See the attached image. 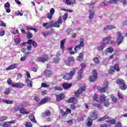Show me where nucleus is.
Here are the masks:
<instances>
[{"instance_id":"f257e3e1","label":"nucleus","mask_w":127,"mask_h":127,"mask_svg":"<svg viewBox=\"0 0 127 127\" xmlns=\"http://www.w3.org/2000/svg\"><path fill=\"white\" fill-rule=\"evenodd\" d=\"M76 70H77V68H74L73 69L72 71H71L69 73H67L64 76V80H67L69 81V80H71L72 79V77L73 75L76 73Z\"/></svg>"},{"instance_id":"f03ea898","label":"nucleus","mask_w":127,"mask_h":127,"mask_svg":"<svg viewBox=\"0 0 127 127\" xmlns=\"http://www.w3.org/2000/svg\"><path fill=\"white\" fill-rule=\"evenodd\" d=\"M117 83L120 85V88L121 90L127 89V85L125 83V80L121 78H118L117 79Z\"/></svg>"},{"instance_id":"7ed1b4c3","label":"nucleus","mask_w":127,"mask_h":127,"mask_svg":"<svg viewBox=\"0 0 127 127\" xmlns=\"http://www.w3.org/2000/svg\"><path fill=\"white\" fill-rule=\"evenodd\" d=\"M111 38H112V37L110 36L103 38V43L102 44L105 46L107 45V44H110V43H111V44H115V42L111 40Z\"/></svg>"},{"instance_id":"20e7f679","label":"nucleus","mask_w":127,"mask_h":127,"mask_svg":"<svg viewBox=\"0 0 127 127\" xmlns=\"http://www.w3.org/2000/svg\"><path fill=\"white\" fill-rule=\"evenodd\" d=\"M62 18L60 17L58 20L55 22L52 21V27H57L58 28H59V27H60V24H62Z\"/></svg>"},{"instance_id":"39448f33","label":"nucleus","mask_w":127,"mask_h":127,"mask_svg":"<svg viewBox=\"0 0 127 127\" xmlns=\"http://www.w3.org/2000/svg\"><path fill=\"white\" fill-rule=\"evenodd\" d=\"M84 38H80L79 44L75 46L74 48V51L76 52L78 50H80L82 48L84 47Z\"/></svg>"},{"instance_id":"423d86ee","label":"nucleus","mask_w":127,"mask_h":127,"mask_svg":"<svg viewBox=\"0 0 127 127\" xmlns=\"http://www.w3.org/2000/svg\"><path fill=\"white\" fill-rule=\"evenodd\" d=\"M108 88H109V82H108V81H105L103 88L99 86L97 87V89L100 93H104V92H105V90L108 89Z\"/></svg>"},{"instance_id":"0eeeda50","label":"nucleus","mask_w":127,"mask_h":127,"mask_svg":"<svg viewBox=\"0 0 127 127\" xmlns=\"http://www.w3.org/2000/svg\"><path fill=\"white\" fill-rule=\"evenodd\" d=\"M106 95H102L100 97V100L101 102H104L105 107H108L110 106V103L109 102V99L106 100Z\"/></svg>"},{"instance_id":"6e6552de","label":"nucleus","mask_w":127,"mask_h":127,"mask_svg":"<svg viewBox=\"0 0 127 127\" xmlns=\"http://www.w3.org/2000/svg\"><path fill=\"white\" fill-rule=\"evenodd\" d=\"M93 75L89 77V80L90 82H95V81L97 80L98 73L97 72V70L94 69L92 71Z\"/></svg>"},{"instance_id":"1a4fd4ad","label":"nucleus","mask_w":127,"mask_h":127,"mask_svg":"<svg viewBox=\"0 0 127 127\" xmlns=\"http://www.w3.org/2000/svg\"><path fill=\"white\" fill-rule=\"evenodd\" d=\"M115 70H117V72L120 71V68L119 67V64H115L114 67L111 66L110 69L109 70V74H113V73L115 72Z\"/></svg>"},{"instance_id":"9d476101","label":"nucleus","mask_w":127,"mask_h":127,"mask_svg":"<svg viewBox=\"0 0 127 127\" xmlns=\"http://www.w3.org/2000/svg\"><path fill=\"white\" fill-rule=\"evenodd\" d=\"M117 35L118 45H120V44L123 42V39H124V38L123 37V36H122V33L120 32H117Z\"/></svg>"},{"instance_id":"9b49d317","label":"nucleus","mask_w":127,"mask_h":127,"mask_svg":"<svg viewBox=\"0 0 127 127\" xmlns=\"http://www.w3.org/2000/svg\"><path fill=\"white\" fill-rule=\"evenodd\" d=\"M48 59H49L48 56L45 55L44 57L38 58L37 59L36 61H37V62L44 63V62H46V61H47V60H48Z\"/></svg>"},{"instance_id":"f8f14e48","label":"nucleus","mask_w":127,"mask_h":127,"mask_svg":"<svg viewBox=\"0 0 127 127\" xmlns=\"http://www.w3.org/2000/svg\"><path fill=\"white\" fill-rule=\"evenodd\" d=\"M55 13V9H54V8H51L50 11V12L48 13L47 15V18L50 20L52 19V16H53V15Z\"/></svg>"},{"instance_id":"ddd939ff","label":"nucleus","mask_w":127,"mask_h":127,"mask_svg":"<svg viewBox=\"0 0 127 127\" xmlns=\"http://www.w3.org/2000/svg\"><path fill=\"white\" fill-rule=\"evenodd\" d=\"M13 88H18L19 89H22L24 87V84L22 83H15L12 84Z\"/></svg>"},{"instance_id":"4468645a","label":"nucleus","mask_w":127,"mask_h":127,"mask_svg":"<svg viewBox=\"0 0 127 127\" xmlns=\"http://www.w3.org/2000/svg\"><path fill=\"white\" fill-rule=\"evenodd\" d=\"M85 90H86V88H85V86H83L80 88L78 91L75 92V97H79V95L80 94H82L83 92H85Z\"/></svg>"},{"instance_id":"2eb2a0df","label":"nucleus","mask_w":127,"mask_h":127,"mask_svg":"<svg viewBox=\"0 0 127 127\" xmlns=\"http://www.w3.org/2000/svg\"><path fill=\"white\" fill-rule=\"evenodd\" d=\"M56 97L57 99V102H59L61 101V100H63L65 98V95H64V94L61 93L60 94H57L56 95Z\"/></svg>"},{"instance_id":"dca6fc26","label":"nucleus","mask_w":127,"mask_h":127,"mask_svg":"<svg viewBox=\"0 0 127 127\" xmlns=\"http://www.w3.org/2000/svg\"><path fill=\"white\" fill-rule=\"evenodd\" d=\"M116 28H117V27L115 25H108L104 28L103 30L104 31L106 30H112V29H116Z\"/></svg>"},{"instance_id":"f3484780","label":"nucleus","mask_w":127,"mask_h":127,"mask_svg":"<svg viewBox=\"0 0 127 127\" xmlns=\"http://www.w3.org/2000/svg\"><path fill=\"white\" fill-rule=\"evenodd\" d=\"M4 7L5 9H6V12H7V13H9L10 12V4H9V2H6L4 4Z\"/></svg>"},{"instance_id":"a211bd4d","label":"nucleus","mask_w":127,"mask_h":127,"mask_svg":"<svg viewBox=\"0 0 127 127\" xmlns=\"http://www.w3.org/2000/svg\"><path fill=\"white\" fill-rule=\"evenodd\" d=\"M97 112L94 111L91 113L90 114V119L92 120L93 121H95V120H97L98 119V116H97Z\"/></svg>"},{"instance_id":"6ab92c4d","label":"nucleus","mask_w":127,"mask_h":127,"mask_svg":"<svg viewBox=\"0 0 127 127\" xmlns=\"http://www.w3.org/2000/svg\"><path fill=\"white\" fill-rule=\"evenodd\" d=\"M18 65V64H12L9 65V66H8L7 67H6V71H8L9 70H12L13 69H15V68L17 67Z\"/></svg>"},{"instance_id":"aec40b11","label":"nucleus","mask_w":127,"mask_h":127,"mask_svg":"<svg viewBox=\"0 0 127 127\" xmlns=\"http://www.w3.org/2000/svg\"><path fill=\"white\" fill-rule=\"evenodd\" d=\"M43 26L46 29L50 28V27H52V21L48 23H43Z\"/></svg>"},{"instance_id":"412c9836","label":"nucleus","mask_w":127,"mask_h":127,"mask_svg":"<svg viewBox=\"0 0 127 127\" xmlns=\"http://www.w3.org/2000/svg\"><path fill=\"white\" fill-rule=\"evenodd\" d=\"M18 109L20 111V114H22L23 115H28L29 114V112L26 111L24 108H21L19 107Z\"/></svg>"},{"instance_id":"4be33fe9","label":"nucleus","mask_w":127,"mask_h":127,"mask_svg":"<svg viewBox=\"0 0 127 127\" xmlns=\"http://www.w3.org/2000/svg\"><path fill=\"white\" fill-rule=\"evenodd\" d=\"M95 15V10L91 9L89 10V19H93L94 18V16Z\"/></svg>"},{"instance_id":"5701e85b","label":"nucleus","mask_w":127,"mask_h":127,"mask_svg":"<svg viewBox=\"0 0 127 127\" xmlns=\"http://www.w3.org/2000/svg\"><path fill=\"white\" fill-rule=\"evenodd\" d=\"M67 103H72L73 104H76L77 103V100H76V98L72 97L66 101Z\"/></svg>"},{"instance_id":"b1692460","label":"nucleus","mask_w":127,"mask_h":127,"mask_svg":"<svg viewBox=\"0 0 127 127\" xmlns=\"http://www.w3.org/2000/svg\"><path fill=\"white\" fill-rule=\"evenodd\" d=\"M52 74H53L52 71L49 70H45L44 71V75L47 77H50V76H52Z\"/></svg>"},{"instance_id":"393cba45","label":"nucleus","mask_w":127,"mask_h":127,"mask_svg":"<svg viewBox=\"0 0 127 127\" xmlns=\"http://www.w3.org/2000/svg\"><path fill=\"white\" fill-rule=\"evenodd\" d=\"M29 120L32 122V123H34L35 124H36L37 122L36 121V120L35 119V117H34V115H31L29 116Z\"/></svg>"},{"instance_id":"a878e982","label":"nucleus","mask_w":127,"mask_h":127,"mask_svg":"<svg viewBox=\"0 0 127 127\" xmlns=\"http://www.w3.org/2000/svg\"><path fill=\"white\" fill-rule=\"evenodd\" d=\"M72 86V84H69L68 83H64L63 84V87L64 89L66 90V89H69V88H71V86Z\"/></svg>"},{"instance_id":"bb28decb","label":"nucleus","mask_w":127,"mask_h":127,"mask_svg":"<svg viewBox=\"0 0 127 127\" xmlns=\"http://www.w3.org/2000/svg\"><path fill=\"white\" fill-rule=\"evenodd\" d=\"M78 76L77 77V80H81L82 79V75L83 74V69L82 68L79 70V71L77 73Z\"/></svg>"},{"instance_id":"cd10ccee","label":"nucleus","mask_w":127,"mask_h":127,"mask_svg":"<svg viewBox=\"0 0 127 127\" xmlns=\"http://www.w3.org/2000/svg\"><path fill=\"white\" fill-rule=\"evenodd\" d=\"M27 44H32L34 47H36L37 46V43L34 42V41L32 40H29L28 42H27Z\"/></svg>"},{"instance_id":"c85d7f7f","label":"nucleus","mask_w":127,"mask_h":127,"mask_svg":"<svg viewBox=\"0 0 127 127\" xmlns=\"http://www.w3.org/2000/svg\"><path fill=\"white\" fill-rule=\"evenodd\" d=\"M87 127H91L93 125V120L91 119V118L88 117L87 119V122L86 123Z\"/></svg>"},{"instance_id":"c756f323","label":"nucleus","mask_w":127,"mask_h":127,"mask_svg":"<svg viewBox=\"0 0 127 127\" xmlns=\"http://www.w3.org/2000/svg\"><path fill=\"white\" fill-rule=\"evenodd\" d=\"M26 83L27 84L28 86L29 87V88L32 87V81L29 80L28 78H27L26 79Z\"/></svg>"},{"instance_id":"7c9ffc66","label":"nucleus","mask_w":127,"mask_h":127,"mask_svg":"<svg viewBox=\"0 0 127 127\" xmlns=\"http://www.w3.org/2000/svg\"><path fill=\"white\" fill-rule=\"evenodd\" d=\"M66 3L68 5L71 4H75V3H76V0H66Z\"/></svg>"},{"instance_id":"2f4dec72","label":"nucleus","mask_w":127,"mask_h":127,"mask_svg":"<svg viewBox=\"0 0 127 127\" xmlns=\"http://www.w3.org/2000/svg\"><path fill=\"white\" fill-rule=\"evenodd\" d=\"M51 115L50 110H46L44 113L42 114L43 117H49Z\"/></svg>"},{"instance_id":"473e14b6","label":"nucleus","mask_w":127,"mask_h":127,"mask_svg":"<svg viewBox=\"0 0 127 127\" xmlns=\"http://www.w3.org/2000/svg\"><path fill=\"white\" fill-rule=\"evenodd\" d=\"M64 44H65V39L63 40L61 42V48L63 50V51H64V49L65 48Z\"/></svg>"},{"instance_id":"72a5a7b5","label":"nucleus","mask_w":127,"mask_h":127,"mask_svg":"<svg viewBox=\"0 0 127 127\" xmlns=\"http://www.w3.org/2000/svg\"><path fill=\"white\" fill-rule=\"evenodd\" d=\"M83 57H84V54H83V53H80L79 56L77 57V60L80 61L81 62L83 60Z\"/></svg>"},{"instance_id":"f704fd0d","label":"nucleus","mask_w":127,"mask_h":127,"mask_svg":"<svg viewBox=\"0 0 127 127\" xmlns=\"http://www.w3.org/2000/svg\"><path fill=\"white\" fill-rule=\"evenodd\" d=\"M105 46H106L104 44H101V45L100 46H98L97 47V50H99V51H101V50H103L104 48H105Z\"/></svg>"},{"instance_id":"c9c22d12","label":"nucleus","mask_w":127,"mask_h":127,"mask_svg":"<svg viewBox=\"0 0 127 127\" xmlns=\"http://www.w3.org/2000/svg\"><path fill=\"white\" fill-rule=\"evenodd\" d=\"M114 51V49L112 47H109L106 49V52L107 53H113V52Z\"/></svg>"},{"instance_id":"e433bc0d","label":"nucleus","mask_w":127,"mask_h":127,"mask_svg":"<svg viewBox=\"0 0 127 127\" xmlns=\"http://www.w3.org/2000/svg\"><path fill=\"white\" fill-rule=\"evenodd\" d=\"M3 103H4L5 104H7L8 105L13 104V101L7 100H3Z\"/></svg>"},{"instance_id":"4c0bfd02","label":"nucleus","mask_w":127,"mask_h":127,"mask_svg":"<svg viewBox=\"0 0 127 127\" xmlns=\"http://www.w3.org/2000/svg\"><path fill=\"white\" fill-rule=\"evenodd\" d=\"M107 119H110V117H108V116L106 115L105 116L99 119L98 121L99 122H102L103 121H105V120H107Z\"/></svg>"},{"instance_id":"58836bf2","label":"nucleus","mask_w":127,"mask_h":127,"mask_svg":"<svg viewBox=\"0 0 127 127\" xmlns=\"http://www.w3.org/2000/svg\"><path fill=\"white\" fill-rule=\"evenodd\" d=\"M118 1H119V0H110L109 1L108 3L116 4V3H118Z\"/></svg>"},{"instance_id":"ea45409f","label":"nucleus","mask_w":127,"mask_h":127,"mask_svg":"<svg viewBox=\"0 0 127 127\" xmlns=\"http://www.w3.org/2000/svg\"><path fill=\"white\" fill-rule=\"evenodd\" d=\"M7 83L8 85H10L11 87H12V84H14L12 83V80L10 78H8L7 80Z\"/></svg>"},{"instance_id":"a19ab883","label":"nucleus","mask_w":127,"mask_h":127,"mask_svg":"<svg viewBox=\"0 0 127 127\" xmlns=\"http://www.w3.org/2000/svg\"><path fill=\"white\" fill-rule=\"evenodd\" d=\"M54 89H55V91H62L63 90L62 88L60 86H55Z\"/></svg>"},{"instance_id":"79ce46f5","label":"nucleus","mask_w":127,"mask_h":127,"mask_svg":"<svg viewBox=\"0 0 127 127\" xmlns=\"http://www.w3.org/2000/svg\"><path fill=\"white\" fill-rule=\"evenodd\" d=\"M94 4H95V3L94 2H91L90 4H89V10H91V9H93V8H94Z\"/></svg>"},{"instance_id":"37998d69","label":"nucleus","mask_w":127,"mask_h":127,"mask_svg":"<svg viewBox=\"0 0 127 127\" xmlns=\"http://www.w3.org/2000/svg\"><path fill=\"white\" fill-rule=\"evenodd\" d=\"M93 106H94V107H96V108H98L100 110V109H102V106L101 105V104H98L97 103H95L93 104Z\"/></svg>"},{"instance_id":"c03bdc74","label":"nucleus","mask_w":127,"mask_h":127,"mask_svg":"<svg viewBox=\"0 0 127 127\" xmlns=\"http://www.w3.org/2000/svg\"><path fill=\"white\" fill-rule=\"evenodd\" d=\"M3 127H10V125H9V123H8V122H5L3 124Z\"/></svg>"},{"instance_id":"a18cd8bd","label":"nucleus","mask_w":127,"mask_h":127,"mask_svg":"<svg viewBox=\"0 0 127 127\" xmlns=\"http://www.w3.org/2000/svg\"><path fill=\"white\" fill-rule=\"evenodd\" d=\"M6 120H7V117L6 116H2L0 118V122H3L4 121H5Z\"/></svg>"},{"instance_id":"49530a36","label":"nucleus","mask_w":127,"mask_h":127,"mask_svg":"<svg viewBox=\"0 0 127 127\" xmlns=\"http://www.w3.org/2000/svg\"><path fill=\"white\" fill-rule=\"evenodd\" d=\"M48 101V98H44L40 103V105H42L44 104V103H46Z\"/></svg>"},{"instance_id":"de8ad7c7","label":"nucleus","mask_w":127,"mask_h":127,"mask_svg":"<svg viewBox=\"0 0 127 127\" xmlns=\"http://www.w3.org/2000/svg\"><path fill=\"white\" fill-rule=\"evenodd\" d=\"M32 34L30 32H28L27 34V37L28 39H30V38H32Z\"/></svg>"},{"instance_id":"09e8293b","label":"nucleus","mask_w":127,"mask_h":127,"mask_svg":"<svg viewBox=\"0 0 127 127\" xmlns=\"http://www.w3.org/2000/svg\"><path fill=\"white\" fill-rule=\"evenodd\" d=\"M120 1L122 2L123 6H126L127 5V0H121Z\"/></svg>"},{"instance_id":"8fccbe9b","label":"nucleus","mask_w":127,"mask_h":127,"mask_svg":"<svg viewBox=\"0 0 127 127\" xmlns=\"http://www.w3.org/2000/svg\"><path fill=\"white\" fill-rule=\"evenodd\" d=\"M93 61L94 62V63L96 64H99V63H100V61H99V59L98 58H95L94 59H93Z\"/></svg>"},{"instance_id":"3c124183","label":"nucleus","mask_w":127,"mask_h":127,"mask_svg":"<svg viewBox=\"0 0 127 127\" xmlns=\"http://www.w3.org/2000/svg\"><path fill=\"white\" fill-rule=\"evenodd\" d=\"M26 127H32V124L30 122H27L25 124Z\"/></svg>"},{"instance_id":"603ef678","label":"nucleus","mask_w":127,"mask_h":127,"mask_svg":"<svg viewBox=\"0 0 127 127\" xmlns=\"http://www.w3.org/2000/svg\"><path fill=\"white\" fill-rule=\"evenodd\" d=\"M67 59L70 62H73L74 61V58L73 57H68Z\"/></svg>"},{"instance_id":"864d4df0","label":"nucleus","mask_w":127,"mask_h":127,"mask_svg":"<svg viewBox=\"0 0 127 127\" xmlns=\"http://www.w3.org/2000/svg\"><path fill=\"white\" fill-rule=\"evenodd\" d=\"M111 98L112 99V101L113 102H114V103H116V102H117V97L115 96H112Z\"/></svg>"},{"instance_id":"5fc2aeb1","label":"nucleus","mask_w":127,"mask_h":127,"mask_svg":"<svg viewBox=\"0 0 127 127\" xmlns=\"http://www.w3.org/2000/svg\"><path fill=\"white\" fill-rule=\"evenodd\" d=\"M4 93L5 95H8V94L10 93V90H9V89H7L5 90Z\"/></svg>"},{"instance_id":"6e6d98bb","label":"nucleus","mask_w":127,"mask_h":127,"mask_svg":"<svg viewBox=\"0 0 127 127\" xmlns=\"http://www.w3.org/2000/svg\"><path fill=\"white\" fill-rule=\"evenodd\" d=\"M41 87L43 88H49V85L46 84V83H42L41 85Z\"/></svg>"},{"instance_id":"4d7b16f0","label":"nucleus","mask_w":127,"mask_h":127,"mask_svg":"<svg viewBox=\"0 0 127 127\" xmlns=\"http://www.w3.org/2000/svg\"><path fill=\"white\" fill-rule=\"evenodd\" d=\"M117 16H116V15H112L111 16V20H114L115 19H117Z\"/></svg>"},{"instance_id":"13d9d810","label":"nucleus","mask_w":127,"mask_h":127,"mask_svg":"<svg viewBox=\"0 0 127 127\" xmlns=\"http://www.w3.org/2000/svg\"><path fill=\"white\" fill-rule=\"evenodd\" d=\"M0 26L5 27V26H6V25L5 24V23L4 22H3V21H0Z\"/></svg>"},{"instance_id":"bf43d9fd","label":"nucleus","mask_w":127,"mask_h":127,"mask_svg":"<svg viewBox=\"0 0 127 127\" xmlns=\"http://www.w3.org/2000/svg\"><path fill=\"white\" fill-rule=\"evenodd\" d=\"M15 14L16 15H17V16L19 15L20 16H22V15H23V13H21L19 11H18L15 13Z\"/></svg>"},{"instance_id":"052dcab7","label":"nucleus","mask_w":127,"mask_h":127,"mask_svg":"<svg viewBox=\"0 0 127 127\" xmlns=\"http://www.w3.org/2000/svg\"><path fill=\"white\" fill-rule=\"evenodd\" d=\"M118 97H119V99H124L123 94L122 93H120V92H119V91H118Z\"/></svg>"},{"instance_id":"680f3d73","label":"nucleus","mask_w":127,"mask_h":127,"mask_svg":"<svg viewBox=\"0 0 127 127\" xmlns=\"http://www.w3.org/2000/svg\"><path fill=\"white\" fill-rule=\"evenodd\" d=\"M68 17V15L67 14H65L64 15V16H63V20H66L67 19Z\"/></svg>"},{"instance_id":"e2e57ef3","label":"nucleus","mask_w":127,"mask_h":127,"mask_svg":"<svg viewBox=\"0 0 127 127\" xmlns=\"http://www.w3.org/2000/svg\"><path fill=\"white\" fill-rule=\"evenodd\" d=\"M20 39H17L15 40V42L16 44H19V43H20Z\"/></svg>"},{"instance_id":"0e129e2a","label":"nucleus","mask_w":127,"mask_h":127,"mask_svg":"<svg viewBox=\"0 0 127 127\" xmlns=\"http://www.w3.org/2000/svg\"><path fill=\"white\" fill-rule=\"evenodd\" d=\"M109 122L112 124V125H116V120H109Z\"/></svg>"},{"instance_id":"69168bd1","label":"nucleus","mask_w":127,"mask_h":127,"mask_svg":"<svg viewBox=\"0 0 127 127\" xmlns=\"http://www.w3.org/2000/svg\"><path fill=\"white\" fill-rule=\"evenodd\" d=\"M4 31L0 30V36H3L4 35Z\"/></svg>"},{"instance_id":"338daca9","label":"nucleus","mask_w":127,"mask_h":127,"mask_svg":"<svg viewBox=\"0 0 127 127\" xmlns=\"http://www.w3.org/2000/svg\"><path fill=\"white\" fill-rule=\"evenodd\" d=\"M111 127V126H110V125L108 126L106 124H103V125H101V126H100V127Z\"/></svg>"},{"instance_id":"774afa93","label":"nucleus","mask_w":127,"mask_h":127,"mask_svg":"<svg viewBox=\"0 0 127 127\" xmlns=\"http://www.w3.org/2000/svg\"><path fill=\"white\" fill-rule=\"evenodd\" d=\"M116 127H122V124H121V123L118 122L116 125Z\"/></svg>"}]
</instances>
